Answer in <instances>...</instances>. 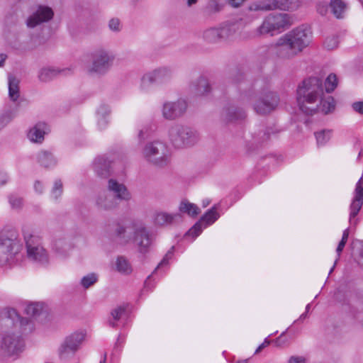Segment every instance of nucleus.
<instances>
[{
	"label": "nucleus",
	"instance_id": "obj_39",
	"mask_svg": "<svg viewBox=\"0 0 363 363\" xmlns=\"http://www.w3.org/2000/svg\"><path fill=\"white\" fill-rule=\"evenodd\" d=\"M338 84L337 77L335 74L331 73L325 80V89L327 93H332Z\"/></svg>",
	"mask_w": 363,
	"mask_h": 363
},
{
	"label": "nucleus",
	"instance_id": "obj_6",
	"mask_svg": "<svg viewBox=\"0 0 363 363\" xmlns=\"http://www.w3.org/2000/svg\"><path fill=\"white\" fill-rule=\"evenodd\" d=\"M18 235L14 230H3L0 233V265L6 264L19 250Z\"/></svg>",
	"mask_w": 363,
	"mask_h": 363
},
{
	"label": "nucleus",
	"instance_id": "obj_12",
	"mask_svg": "<svg viewBox=\"0 0 363 363\" xmlns=\"http://www.w3.org/2000/svg\"><path fill=\"white\" fill-rule=\"evenodd\" d=\"M27 256L33 262L43 263L45 260V250L41 239L35 235H25Z\"/></svg>",
	"mask_w": 363,
	"mask_h": 363
},
{
	"label": "nucleus",
	"instance_id": "obj_21",
	"mask_svg": "<svg viewBox=\"0 0 363 363\" xmlns=\"http://www.w3.org/2000/svg\"><path fill=\"white\" fill-rule=\"evenodd\" d=\"M167 74V69H152L142 77L141 86L143 88H147L153 83L162 81L163 77Z\"/></svg>",
	"mask_w": 363,
	"mask_h": 363
},
{
	"label": "nucleus",
	"instance_id": "obj_26",
	"mask_svg": "<svg viewBox=\"0 0 363 363\" xmlns=\"http://www.w3.org/2000/svg\"><path fill=\"white\" fill-rule=\"evenodd\" d=\"M45 123L44 122L38 123L28 133V138L32 143H42L45 138Z\"/></svg>",
	"mask_w": 363,
	"mask_h": 363
},
{
	"label": "nucleus",
	"instance_id": "obj_20",
	"mask_svg": "<svg viewBox=\"0 0 363 363\" xmlns=\"http://www.w3.org/2000/svg\"><path fill=\"white\" fill-rule=\"evenodd\" d=\"M245 117V111L235 106L230 105L224 109L223 120L227 123L242 121Z\"/></svg>",
	"mask_w": 363,
	"mask_h": 363
},
{
	"label": "nucleus",
	"instance_id": "obj_57",
	"mask_svg": "<svg viewBox=\"0 0 363 363\" xmlns=\"http://www.w3.org/2000/svg\"><path fill=\"white\" fill-rule=\"evenodd\" d=\"M310 308H311V304H310V303H308V304L306 306V312H304L303 314H301V315H300V317H299L297 320H296L294 322V323H296V322H298V321H299V320H303L305 318H307V316H308V311H309V310H310Z\"/></svg>",
	"mask_w": 363,
	"mask_h": 363
},
{
	"label": "nucleus",
	"instance_id": "obj_51",
	"mask_svg": "<svg viewBox=\"0 0 363 363\" xmlns=\"http://www.w3.org/2000/svg\"><path fill=\"white\" fill-rule=\"evenodd\" d=\"M353 200L363 202V187H356Z\"/></svg>",
	"mask_w": 363,
	"mask_h": 363
},
{
	"label": "nucleus",
	"instance_id": "obj_19",
	"mask_svg": "<svg viewBox=\"0 0 363 363\" xmlns=\"http://www.w3.org/2000/svg\"><path fill=\"white\" fill-rule=\"evenodd\" d=\"M111 161L104 155L95 158L93 165L98 177L106 179L111 175Z\"/></svg>",
	"mask_w": 363,
	"mask_h": 363
},
{
	"label": "nucleus",
	"instance_id": "obj_28",
	"mask_svg": "<svg viewBox=\"0 0 363 363\" xmlns=\"http://www.w3.org/2000/svg\"><path fill=\"white\" fill-rule=\"evenodd\" d=\"M317 104L319 105L318 112L321 111L325 115L333 113L336 106L335 99L331 96L327 97H323V96H320Z\"/></svg>",
	"mask_w": 363,
	"mask_h": 363
},
{
	"label": "nucleus",
	"instance_id": "obj_15",
	"mask_svg": "<svg viewBox=\"0 0 363 363\" xmlns=\"http://www.w3.org/2000/svg\"><path fill=\"white\" fill-rule=\"evenodd\" d=\"M301 5L299 0H268L260 9L269 11L279 9L293 11L297 10Z\"/></svg>",
	"mask_w": 363,
	"mask_h": 363
},
{
	"label": "nucleus",
	"instance_id": "obj_36",
	"mask_svg": "<svg viewBox=\"0 0 363 363\" xmlns=\"http://www.w3.org/2000/svg\"><path fill=\"white\" fill-rule=\"evenodd\" d=\"M203 38L208 43H217L221 40L219 28H210L203 33Z\"/></svg>",
	"mask_w": 363,
	"mask_h": 363
},
{
	"label": "nucleus",
	"instance_id": "obj_37",
	"mask_svg": "<svg viewBox=\"0 0 363 363\" xmlns=\"http://www.w3.org/2000/svg\"><path fill=\"white\" fill-rule=\"evenodd\" d=\"M43 309V303H32L28 304L25 308L27 315L36 318L40 315Z\"/></svg>",
	"mask_w": 363,
	"mask_h": 363
},
{
	"label": "nucleus",
	"instance_id": "obj_60",
	"mask_svg": "<svg viewBox=\"0 0 363 363\" xmlns=\"http://www.w3.org/2000/svg\"><path fill=\"white\" fill-rule=\"evenodd\" d=\"M54 12L52 9L47 6V23L53 18Z\"/></svg>",
	"mask_w": 363,
	"mask_h": 363
},
{
	"label": "nucleus",
	"instance_id": "obj_40",
	"mask_svg": "<svg viewBox=\"0 0 363 363\" xmlns=\"http://www.w3.org/2000/svg\"><path fill=\"white\" fill-rule=\"evenodd\" d=\"M97 275L94 273H91L83 277L80 283L84 289H88L94 285L97 281Z\"/></svg>",
	"mask_w": 363,
	"mask_h": 363
},
{
	"label": "nucleus",
	"instance_id": "obj_42",
	"mask_svg": "<svg viewBox=\"0 0 363 363\" xmlns=\"http://www.w3.org/2000/svg\"><path fill=\"white\" fill-rule=\"evenodd\" d=\"M174 246H172L165 254L161 262L158 264L157 267L155 269L153 273H155L159 268L167 266L169 264V261L172 259L174 255Z\"/></svg>",
	"mask_w": 363,
	"mask_h": 363
},
{
	"label": "nucleus",
	"instance_id": "obj_48",
	"mask_svg": "<svg viewBox=\"0 0 363 363\" xmlns=\"http://www.w3.org/2000/svg\"><path fill=\"white\" fill-rule=\"evenodd\" d=\"M11 112H7L0 116V130L4 128L13 118Z\"/></svg>",
	"mask_w": 363,
	"mask_h": 363
},
{
	"label": "nucleus",
	"instance_id": "obj_25",
	"mask_svg": "<svg viewBox=\"0 0 363 363\" xmlns=\"http://www.w3.org/2000/svg\"><path fill=\"white\" fill-rule=\"evenodd\" d=\"M182 215L179 213L171 214L165 212H159L155 215L154 223L156 225L164 226L166 225H171L176 220H182Z\"/></svg>",
	"mask_w": 363,
	"mask_h": 363
},
{
	"label": "nucleus",
	"instance_id": "obj_11",
	"mask_svg": "<svg viewBox=\"0 0 363 363\" xmlns=\"http://www.w3.org/2000/svg\"><path fill=\"white\" fill-rule=\"evenodd\" d=\"M0 317L5 325L9 326L11 324L15 327H18L22 333H30L33 330V324L30 320L21 317L14 308H4L1 311Z\"/></svg>",
	"mask_w": 363,
	"mask_h": 363
},
{
	"label": "nucleus",
	"instance_id": "obj_38",
	"mask_svg": "<svg viewBox=\"0 0 363 363\" xmlns=\"http://www.w3.org/2000/svg\"><path fill=\"white\" fill-rule=\"evenodd\" d=\"M331 130L323 129L315 133L318 145H325L331 138Z\"/></svg>",
	"mask_w": 363,
	"mask_h": 363
},
{
	"label": "nucleus",
	"instance_id": "obj_27",
	"mask_svg": "<svg viewBox=\"0 0 363 363\" xmlns=\"http://www.w3.org/2000/svg\"><path fill=\"white\" fill-rule=\"evenodd\" d=\"M44 21H45V6H39L28 18L26 23L29 28H34Z\"/></svg>",
	"mask_w": 363,
	"mask_h": 363
},
{
	"label": "nucleus",
	"instance_id": "obj_41",
	"mask_svg": "<svg viewBox=\"0 0 363 363\" xmlns=\"http://www.w3.org/2000/svg\"><path fill=\"white\" fill-rule=\"evenodd\" d=\"M363 205V202L355 201L352 199L350 204V221L352 223V219L354 218L359 213Z\"/></svg>",
	"mask_w": 363,
	"mask_h": 363
},
{
	"label": "nucleus",
	"instance_id": "obj_46",
	"mask_svg": "<svg viewBox=\"0 0 363 363\" xmlns=\"http://www.w3.org/2000/svg\"><path fill=\"white\" fill-rule=\"evenodd\" d=\"M126 308L125 306H118L113 309L111 312V315L115 321L119 320L122 315L125 313Z\"/></svg>",
	"mask_w": 363,
	"mask_h": 363
},
{
	"label": "nucleus",
	"instance_id": "obj_62",
	"mask_svg": "<svg viewBox=\"0 0 363 363\" xmlns=\"http://www.w3.org/2000/svg\"><path fill=\"white\" fill-rule=\"evenodd\" d=\"M8 177L6 173L0 172V185L6 184Z\"/></svg>",
	"mask_w": 363,
	"mask_h": 363
},
{
	"label": "nucleus",
	"instance_id": "obj_7",
	"mask_svg": "<svg viewBox=\"0 0 363 363\" xmlns=\"http://www.w3.org/2000/svg\"><path fill=\"white\" fill-rule=\"evenodd\" d=\"M155 240V236L145 225H134L132 241L140 254L143 255L148 254Z\"/></svg>",
	"mask_w": 363,
	"mask_h": 363
},
{
	"label": "nucleus",
	"instance_id": "obj_16",
	"mask_svg": "<svg viewBox=\"0 0 363 363\" xmlns=\"http://www.w3.org/2000/svg\"><path fill=\"white\" fill-rule=\"evenodd\" d=\"M95 205L99 211H112L118 206V202L113 194L108 191L99 193L95 199Z\"/></svg>",
	"mask_w": 363,
	"mask_h": 363
},
{
	"label": "nucleus",
	"instance_id": "obj_10",
	"mask_svg": "<svg viewBox=\"0 0 363 363\" xmlns=\"http://www.w3.org/2000/svg\"><path fill=\"white\" fill-rule=\"evenodd\" d=\"M217 206L214 205L208 209L195 224L185 233L184 238H191L194 240L199 236L203 230L213 225L219 218Z\"/></svg>",
	"mask_w": 363,
	"mask_h": 363
},
{
	"label": "nucleus",
	"instance_id": "obj_61",
	"mask_svg": "<svg viewBox=\"0 0 363 363\" xmlns=\"http://www.w3.org/2000/svg\"><path fill=\"white\" fill-rule=\"evenodd\" d=\"M335 298L339 302H341L344 300L343 295L342 294V292L340 289H337V291L335 293Z\"/></svg>",
	"mask_w": 363,
	"mask_h": 363
},
{
	"label": "nucleus",
	"instance_id": "obj_56",
	"mask_svg": "<svg viewBox=\"0 0 363 363\" xmlns=\"http://www.w3.org/2000/svg\"><path fill=\"white\" fill-rule=\"evenodd\" d=\"M244 1L245 0H228L227 3L234 8H238L243 4Z\"/></svg>",
	"mask_w": 363,
	"mask_h": 363
},
{
	"label": "nucleus",
	"instance_id": "obj_24",
	"mask_svg": "<svg viewBox=\"0 0 363 363\" xmlns=\"http://www.w3.org/2000/svg\"><path fill=\"white\" fill-rule=\"evenodd\" d=\"M227 4V0H207L203 9V13L208 17L221 12Z\"/></svg>",
	"mask_w": 363,
	"mask_h": 363
},
{
	"label": "nucleus",
	"instance_id": "obj_9",
	"mask_svg": "<svg viewBox=\"0 0 363 363\" xmlns=\"http://www.w3.org/2000/svg\"><path fill=\"white\" fill-rule=\"evenodd\" d=\"M24 342L21 336L14 333L2 334L0 340V355L12 357L18 355L23 350Z\"/></svg>",
	"mask_w": 363,
	"mask_h": 363
},
{
	"label": "nucleus",
	"instance_id": "obj_13",
	"mask_svg": "<svg viewBox=\"0 0 363 363\" xmlns=\"http://www.w3.org/2000/svg\"><path fill=\"white\" fill-rule=\"evenodd\" d=\"M278 95L272 91L264 93L254 104L253 108L259 115H266L276 109L279 104Z\"/></svg>",
	"mask_w": 363,
	"mask_h": 363
},
{
	"label": "nucleus",
	"instance_id": "obj_35",
	"mask_svg": "<svg viewBox=\"0 0 363 363\" xmlns=\"http://www.w3.org/2000/svg\"><path fill=\"white\" fill-rule=\"evenodd\" d=\"M70 248V245L63 238L55 240L52 244V249L55 252L63 256L67 255Z\"/></svg>",
	"mask_w": 363,
	"mask_h": 363
},
{
	"label": "nucleus",
	"instance_id": "obj_45",
	"mask_svg": "<svg viewBox=\"0 0 363 363\" xmlns=\"http://www.w3.org/2000/svg\"><path fill=\"white\" fill-rule=\"evenodd\" d=\"M111 113V109L108 105L102 104L99 106L97 110V115L101 117L102 119V125H105L107 123V121L105 120V118L108 116Z\"/></svg>",
	"mask_w": 363,
	"mask_h": 363
},
{
	"label": "nucleus",
	"instance_id": "obj_44",
	"mask_svg": "<svg viewBox=\"0 0 363 363\" xmlns=\"http://www.w3.org/2000/svg\"><path fill=\"white\" fill-rule=\"evenodd\" d=\"M9 203L13 209L20 210L23 206V199L21 197L11 195L9 196Z\"/></svg>",
	"mask_w": 363,
	"mask_h": 363
},
{
	"label": "nucleus",
	"instance_id": "obj_64",
	"mask_svg": "<svg viewBox=\"0 0 363 363\" xmlns=\"http://www.w3.org/2000/svg\"><path fill=\"white\" fill-rule=\"evenodd\" d=\"M348 237H349V229L347 228L344 230L341 240H343L347 242Z\"/></svg>",
	"mask_w": 363,
	"mask_h": 363
},
{
	"label": "nucleus",
	"instance_id": "obj_32",
	"mask_svg": "<svg viewBox=\"0 0 363 363\" xmlns=\"http://www.w3.org/2000/svg\"><path fill=\"white\" fill-rule=\"evenodd\" d=\"M179 209L181 213H186L191 218H196L201 213V209L196 204L187 200L181 201Z\"/></svg>",
	"mask_w": 363,
	"mask_h": 363
},
{
	"label": "nucleus",
	"instance_id": "obj_63",
	"mask_svg": "<svg viewBox=\"0 0 363 363\" xmlns=\"http://www.w3.org/2000/svg\"><path fill=\"white\" fill-rule=\"evenodd\" d=\"M46 157H47V162L49 161L50 164H55V160L53 157L52 154L48 153L47 152Z\"/></svg>",
	"mask_w": 363,
	"mask_h": 363
},
{
	"label": "nucleus",
	"instance_id": "obj_54",
	"mask_svg": "<svg viewBox=\"0 0 363 363\" xmlns=\"http://www.w3.org/2000/svg\"><path fill=\"white\" fill-rule=\"evenodd\" d=\"M306 359L303 357L292 356L289 360V363H305Z\"/></svg>",
	"mask_w": 363,
	"mask_h": 363
},
{
	"label": "nucleus",
	"instance_id": "obj_47",
	"mask_svg": "<svg viewBox=\"0 0 363 363\" xmlns=\"http://www.w3.org/2000/svg\"><path fill=\"white\" fill-rule=\"evenodd\" d=\"M324 45L328 50H333L338 45L337 38L334 35L328 37L324 42Z\"/></svg>",
	"mask_w": 363,
	"mask_h": 363
},
{
	"label": "nucleus",
	"instance_id": "obj_3",
	"mask_svg": "<svg viewBox=\"0 0 363 363\" xmlns=\"http://www.w3.org/2000/svg\"><path fill=\"white\" fill-rule=\"evenodd\" d=\"M168 138L170 143L178 149L192 146L199 139L196 130L179 123L173 124L169 127Z\"/></svg>",
	"mask_w": 363,
	"mask_h": 363
},
{
	"label": "nucleus",
	"instance_id": "obj_4",
	"mask_svg": "<svg viewBox=\"0 0 363 363\" xmlns=\"http://www.w3.org/2000/svg\"><path fill=\"white\" fill-rule=\"evenodd\" d=\"M143 155L147 162L157 167H166L170 160L168 147L158 140L147 143L143 148Z\"/></svg>",
	"mask_w": 363,
	"mask_h": 363
},
{
	"label": "nucleus",
	"instance_id": "obj_2",
	"mask_svg": "<svg viewBox=\"0 0 363 363\" xmlns=\"http://www.w3.org/2000/svg\"><path fill=\"white\" fill-rule=\"evenodd\" d=\"M297 103L300 110L306 115L318 113L317 102L323 96V82L318 77H309L301 82L297 88Z\"/></svg>",
	"mask_w": 363,
	"mask_h": 363
},
{
	"label": "nucleus",
	"instance_id": "obj_30",
	"mask_svg": "<svg viewBox=\"0 0 363 363\" xmlns=\"http://www.w3.org/2000/svg\"><path fill=\"white\" fill-rule=\"evenodd\" d=\"M9 94L12 101H16L19 97L20 79L13 73H9Z\"/></svg>",
	"mask_w": 363,
	"mask_h": 363
},
{
	"label": "nucleus",
	"instance_id": "obj_23",
	"mask_svg": "<svg viewBox=\"0 0 363 363\" xmlns=\"http://www.w3.org/2000/svg\"><path fill=\"white\" fill-rule=\"evenodd\" d=\"M211 90L208 80L203 77H200L194 81L191 85V91L196 96H203L210 93Z\"/></svg>",
	"mask_w": 363,
	"mask_h": 363
},
{
	"label": "nucleus",
	"instance_id": "obj_8",
	"mask_svg": "<svg viewBox=\"0 0 363 363\" xmlns=\"http://www.w3.org/2000/svg\"><path fill=\"white\" fill-rule=\"evenodd\" d=\"M86 334L82 332H74L67 335L58 348V356L61 360L72 358L79 350L80 345L85 339Z\"/></svg>",
	"mask_w": 363,
	"mask_h": 363
},
{
	"label": "nucleus",
	"instance_id": "obj_43",
	"mask_svg": "<svg viewBox=\"0 0 363 363\" xmlns=\"http://www.w3.org/2000/svg\"><path fill=\"white\" fill-rule=\"evenodd\" d=\"M63 184L60 179L55 182L54 185L51 190V195L55 199H57L62 194Z\"/></svg>",
	"mask_w": 363,
	"mask_h": 363
},
{
	"label": "nucleus",
	"instance_id": "obj_31",
	"mask_svg": "<svg viewBox=\"0 0 363 363\" xmlns=\"http://www.w3.org/2000/svg\"><path fill=\"white\" fill-rule=\"evenodd\" d=\"M279 133V130L272 127H267L262 128L258 131L253 133L255 142L257 143H262L267 141L272 134L275 135Z\"/></svg>",
	"mask_w": 363,
	"mask_h": 363
},
{
	"label": "nucleus",
	"instance_id": "obj_5",
	"mask_svg": "<svg viewBox=\"0 0 363 363\" xmlns=\"http://www.w3.org/2000/svg\"><path fill=\"white\" fill-rule=\"evenodd\" d=\"M293 23V18L288 13H271L265 18L262 24L257 28L259 34L280 33L289 28Z\"/></svg>",
	"mask_w": 363,
	"mask_h": 363
},
{
	"label": "nucleus",
	"instance_id": "obj_52",
	"mask_svg": "<svg viewBox=\"0 0 363 363\" xmlns=\"http://www.w3.org/2000/svg\"><path fill=\"white\" fill-rule=\"evenodd\" d=\"M353 110L359 113L363 114V101H356L352 104Z\"/></svg>",
	"mask_w": 363,
	"mask_h": 363
},
{
	"label": "nucleus",
	"instance_id": "obj_53",
	"mask_svg": "<svg viewBox=\"0 0 363 363\" xmlns=\"http://www.w3.org/2000/svg\"><path fill=\"white\" fill-rule=\"evenodd\" d=\"M43 189H44V186H43V182H41L38 180L35 182L34 189L37 193L42 194L43 193Z\"/></svg>",
	"mask_w": 363,
	"mask_h": 363
},
{
	"label": "nucleus",
	"instance_id": "obj_17",
	"mask_svg": "<svg viewBox=\"0 0 363 363\" xmlns=\"http://www.w3.org/2000/svg\"><path fill=\"white\" fill-rule=\"evenodd\" d=\"M108 191L113 193V196L116 197V201H129L131 199V194L128 190L127 187L121 183L113 179H110L108 181L107 186Z\"/></svg>",
	"mask_w": 363,
	"mask_h": 363
},
{
	"label": "nucleus",
	"instance_id": "obj_50",
	"mask_svg": "<svg viewBox=\"0 0 363 363\" xmlns=\"http://www.w3.org/2000/svg\"><path fill=\"white\" fill-rule=\"evenodd\" d=\"M120 21L118 18H112L110 20L108 23V27L111 30L114 31H119L120 30Z\"/></svg>",
	"mask_w": 363,
	"mask_h": 363
},
{
	"label": "nucleus",
	"instance_id": "obj_1",
	"mask_svg": "<svg viewBox=\"0 0 363 363\" xmlns=\"http://www.w3.org/2000/svg\"><path fill=\"white\" fill-rule=\"evenodd\" d=\"M312 40V32L306 26H298L281 37L277 43V55L289 59L307 48Z\"/></svg>",
	"mask_w": 363,
	"mask_h": 363
},
{
	"label": "nucleus",
	"instance_id": "obj_55",
	"mask_svg": "<svg viewBox=\"0 0 363 363\" xmlns=\"http://www.w3.org/2000/svg\"><path fill=\"white\" fill-rule=\"evenodd\" d=\"M270 344V340L267 338L264 340V341L257 348L255 352V354L259 353L264 347L268 346Z\"/></svg>",
	"mask_w": 363,
	"mask_h": 363
},
{
	"label": "nucleus",
	"instance_id": "obj_22",
	"mask_svg": "<svg viewBox=\"0 0 363 363\" xmlns=\"http://www.w3.org/2000/svg\"><path fill=\"white\" fill-rule=\"evenodd\" d=\"M114 57L110 55L104 50H99L93 55L94 68H100L102 67H111L113 65Z\"/></svg>",
	"mask_w": 363,
	"mask_h": 363
},
{
	"label": "nucleus",
	"instance_id": "obj_33",
	"mask_svg": "<svg viewBox=\"0 0 363 363\" xmlns=\"http://www.w3.org/2000/svg\"><path fill=\"white\" fill-rule=\"evenodd\" d=\"M116 270L121 274L129 275L133 272L132 266L124 256H118L116 260Z\"/></svg>",
	"mask_w": 363,
	"mask_h": 363
},
{
	"label": "nucleus",
	"instance_id": "obj_29",
	"mask_svg": "<svg viewBox=\"0 0 363 363\" xmlns=\"http://www.w3.org/2000/svg\"><path fill=\"white\" fill-rule=\"evenodd\" d=\"M239 29V24L237 21H227L220 27V33L222 40H226L233 35Z\"/></svg>",
	"mask_w": 363,
	"mask_h": 363
},
{
	"label": "nucleus",
	"instance_id": "obj_18",
	"mask_svg": "<svg viewBox=\"0 0 363 363\" xmlns=\"http://www.w3.org/2000/svg\"><path fill=\"white\" fill-rule=\"evenodd\" d=\"M112 236L121 244L126 245L133 240V230L129 227L117 223L113 225Z\"/></svg>",
	"mask_w": 363,
	"mask_h": 363
},
{
	"label": "nucleus",
	"instance_id": "obj_34",
	"mask_svg": "<svg viewBox=\"0 0 363 363\" xmlns=\"http://www.w3.org/2000/svg\"><path fill=\"white\" fill-rule=\"evenodd\" d=\"M330 7L332 13L337 18H342V13L346 10V4L342 0H331Z\"/></svg>",
	"mask_w": 363,
	"mask_h": 363
},
{
	"label": "nucleus",
	"instance_id": "obj_59",
	"mask_svg": "<svg viewBox=\"0 0 363 363\" xmlns=\"http://www.w3.org/2000/svg\"><path fill=\"white\" fill-rule=\"evenodd\" d=\"M346 242L343 241V240H340L338 245H337V247L336 249V252L338 255V256L340 255V253L342 252L345 245H346Z\"/></svg>",
	"mask_w": 363,
	"mask_h": 363
},
{
	"label": "nucleus",
	"instance_id": "obj_14",
	"mask_svg": "<svg viewBox=\"0 0 363 363\" xmlns=\"http://www.w3.org/2000/svg\"><path fill=\"white\" fill-rule=\"evenodd\" d=\"M186 108L187 104L183 99L167 102L163 105L162 115L167 120H174L183 116Z\"/></svg>",
	"mask_w": 363,
	"mask_h": 363
},
{
	"label": "nucleus",
	"instance_id": "obj_58",
	"mask_svg": "<svg viewBox=\"0 0 363 363\" xmlns=\"http://www.w3.org/2000/svg\"><path fill=\"white\" fill-rule=\"evenodd\" d=\"M45 159V151L40 152L37 155V162L40 164L43 165L44 160Z\"/></svg>",
	"mask_w": 363,
	"mask_h": 363
},
{
	"label": "nucleus",
	"instance_id": "obj_49",
	"mask_svg": "<svg viewBox=\"0 0 363 363\" xmlns=\"http://www.w3.org/2000/svg\"><path fill=\"white\" fill-rule=\"evenodd\" d=\"M106 69H87V74L90 77H100L105 74Z\"/></svg>",
	"mask_w": 363,
	"mask_h": 363
}]
</instances>
